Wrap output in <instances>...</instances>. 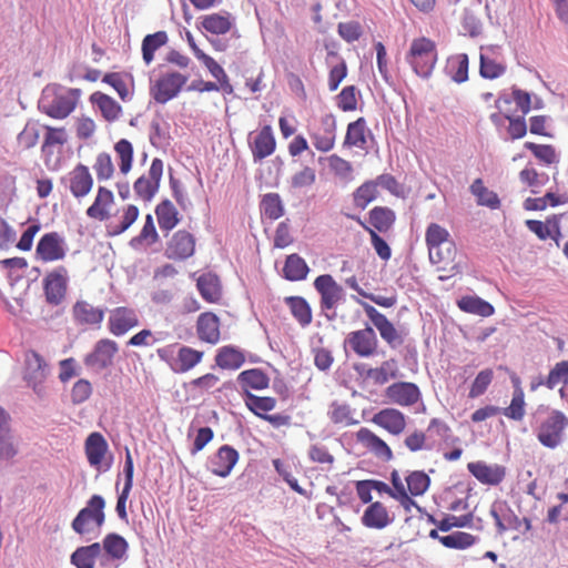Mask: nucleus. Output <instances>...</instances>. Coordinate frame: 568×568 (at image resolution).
I'll use <instances>...</instances> for the list:
<instances>
[{
  "label": "nucleus",
  "mask_w": 568,
  "mask_h": 568,
  "mask_svg": "<svg viewBox=\"0 0 568 568\" xmlns=\"http://www.w3.org/2000/svg\"><path fill=\"white\" fill-rule=\"evenodd\" d=\"M368 214L369 224L381 233L389 231L396 220L395 212L387 206H375Z\"/></svg>",
  "instance_id": "36"
},
{
  "label": "nucleus",
  "mask_w": 568,
  "mask_h": 568,
  "mask_svg": "<svg viewBox=\"0 0 568 568\" xmlns=\"http://www.w3.org/2000/svg\"><path fill=\"white\" fill-rule=\"evenodd\" d=\"M245 404L251 412L262 418L265 414H261V412L273 410L276 406V399L268 396L261 397L252 393H247L245 396Z\"/></svg>",
  "instance_id": "53"
},
{
  "label": "nucleus",
  "mask_w": 568,
  "mask_h": 568,
  "mask_svg": "<svg viewBox=\"0 0 568 568\" xmlns=\"http://www.w3.org/2000/svg\"><path fill=\"white\" fill-rule=\"evenodd\" d=\"M425 240L428 247V253H432L433 250H437V247H439L447 240H449V233L445 227L440 226L439 224L430 223L427 226Z\"/></svg>",
  "instance_id": "54"
},
{
  "label": "nucleus",
  "mask_w": 568,
  "mask_h": 568,
  "mask_svg": "<svg viewBox=\"0 0 568 568\" xmlns=\"http://www.w3.org/2000/svg\"><path fill=\"white\" fill-rule=\"evenodd\" d=\"M114 150L118 153L121 162H120V171L123 174L129 173L132 168L133 161V146L130 141L126 139H121L115 143Z\"/></svg>",
  "instance_id": "60"
},
{
  "label": "nucleus",
  "mask_w": 568,
  "mask_h": 568,
  "mask_svg": "<svg viewBox=\"0 0 568 568\" xmlns=\"http://www.w3.org/2000/svg\"><path fill=\"white\" fill-rule=\"evenodd\" d=\"M220 321L211 312L202 313L196 322V333L201 341L216 344L220 341Z\"/></svg>",
  "instance_id": "24"
},
{
  "label": "nucleus",
  "mask_w": 568,
  "mask_h": 568,
  "mask_svg": "<svg viewBox=\"0 0 568 568\" xmlns=\"http://www.w3.org/2000/svg\"><path fill=\"white\" fill-rule=\"evenodd\" d=\"M314 287L321 295L320 306L322 311H328L344 298V288L329 274H323L315 278Z\"/></svg>",
  "instance_id": "10"
},
{
  "label": "nucleus",
  "mask_w": 568,
  "mask_h": 568,
  "mask_svg": "<svg viewBox=\"0 0 568 568\" xmlns=\"http://www.w3.org/2000/svg\"><path fill=\"white\" fill-rule=\"evenodd\" d=\"M155 215L158 219V224L162 232H165L166 235L170 231H172L180 222L179 212L174 204L165 199L161 201L155 207Z\"/></svg>",
  "instance_id": "30"
},
{
  "label": "nucleus",
  "mask_w": 568,
  "mask_h": 568,
  "mask_svg": "<svg viewBox=\"0 0 568 568\" xmlns=\"http://www.w3.org/2000/svg\"><path fill=\"white\" fill-rule=\"evenodd\" d=\"M386 397L400 406H412L420 398V392L416 384L398 382L389 385L385 390Z\"/></svg>",
  "instance_id": "16"
},
{
  "label": "nucleus",
  "mask_w": 568,
  "mask_h": 568,
  "mask_svg": "<svg viewBox=\"0 0 568 568\" xmlns=\"http://www.w3.org/2000/svg\"><path fill=\"white\" fill-rule=\"evenodd\" d=\"M378 195L377 185L374 180L364 182L353 193V201L356 207L364 210Z\"/></svg>",
  "instance_id": "43"
},
{
  "label": "nucleus",
  "mask_w": 568,
  "mask_h": 568,
  "mask_svg": "<svg viewBox=\"0 0 568 568\" xmlns=\"http://www.w3.org/2000/svg\"><path fill=\"white\" fill-rule=\"evenodd\" d=\"M94 510L90 507V499L87 501V506L82 508L71 523L72 529L78 535H85L93 530L91 524L94 518Z\"/></svg>",
  "instance_id": "50"
},
{
  "label": "nucleus",
  "mask_w": 568,
  "mask_h": 568,
  "mask_svg": "<svg viewBox=\"0 0 568 568\" xmlns=\"http://www.w3.org/2000/svg\"><path fill=\"white\" fill-rule=\"evenodd\" d=\"M539 384H545L549 389H554L558 384L568 386V361H561L550 369L547 378L540 379Z\"/></svg>",
  "instance_id": "52"
},
{
  "label": "nucleus",
  "mask_w": 568,
  "mask_h": 568,
  "mask_svg": "<svg viewBox=\"0 0 568 568\" xmlns=\"http://www.w3.org/2000/svg\"><path fill=\"white\" fill-rule=\"evenodd\" d=\"M194 236L186 231L180 230L175 232L168 242L164 254L170 260L183 261L192 256L194 254Z\"/></svg>",
  "instance_id": "14"
},
{
  "label": "nucleus",
  "mask_w": 568,
  "mask_h": 568,
  "mask_svg": "<svg viewBox=\"0 0 568 568\" xmlns=\"http://www.w3.org/2000/svg\"><path fill=\"white\" fill-rule=\"evenodd\" d=\"M90 101L99 108L102 116L109 122L118 120L122 112L121 105L113 98L102 92L92 93Z\"/></svg>",
  "instance_id": "32"
},
{
  "label": "nucleus",
  "mask_w": 568,
  "mask_h": 568,
  "mask_svg": "<svg viewBox=\"0 0 568 568\" xmlns=\"http://www.w3.org/2000/svg\"><path fill=\"white\" fill-rule=\"evenodd\" d=\"M93 168L99 181L109 180L114 173V165L112 163L111 156L105 152L98 154Z\"/></svg>",
  "instance_id": "64"
},
{
  "label": "nucleus",
  "mask_w": 568,
  "mask_h": 568,
  "mask_svg": "<svg viewBox=\"0 0 568 568\" xmlns=\"http://www.w3.org/2000/svg\"><path fill=\"white\" fill-rule=\"evenodd\" d=\"M69 189L74 197H83L93 186V178L84 164H78L69 173Z\"/></svg>",
  "instance_id": "21"
},
{
  "label": "nucleus",
  "mask_w": 568,
  "mask_h": 568,
  "mask_svg": "<svg viewBox=\"0 0 568 568\" xmlns=\"http://www.w3.org/2000/svg\"><path fill=\"white\" fill-rule=\"evenodd\" d=\"M366 121L364 118H358L356 121L351 122L347 126L344 144L364 148L366 144Z\"/></svg>",
  "instance_id": "41"
},
{
  "label": "nucleus",
  "mask_w": 568,
  "mask_h": 568,
  "mask_svg": "<svg viewBox=\"0 0 568 568\" xmlns=\"http://www.w3.org/2000/svg\"><path fill=\"white\" fill-rule=\"evenodd\" d=\"M567 427V416L562 412L555 409L540 424L537 438L545 447L554 449L562 443L564 433Z\"/></svg>",
  "instance_id": "4"
},
{
  "label": "nucleus",
  "mask_w": 568,
  "mask_h": 568,
  "mask_svg": "<svg viewBox=\"0 0 568 568\" xmlns=\"http://www.w3.org/2000/svg\"><path fill=\"white\" fill-rule=\"evenodd\" d=\"M284 302L290 307L292 315L302 327H305L312 323V310L304 297L287 296L284 298Z\"/></svg>",
  "instance_id": "38"
},
{
  "label": "nucleus",
  "mask_w": 568,
  "mask_h": 568,
  "mask_svg": "<svg viewBox=\"0 0 568 568\" xmlns=\"http://www.w3.org/2000/svg\"><path fill=\"white\" fill-rule=\"evenodd\" d=\"M359 93L355 85H347L343 88L337 98V105L341 110L354 111L357 108L356 94Z\"/></svg>",
  "instance_id": "63"
},
{
  "label": "nucleus",
  "mask_w": 568,
  "mask_h": 568,
  "mask_svg": "<svg viewBox=\"0 0 568 568\" xmlns=\"http://www.w3.org/2000/svg\"><path fill=\"white\" fill-rule=\"evenodd\" d=\"M100 568H118L120 561L126 559L129 544L119 534H108L101 542Z\"/></svg>",
  "instance_id": "6"
},
{
  "label": "nucleus",
  "mask_w": 568,
  "mask_h": 568,
  "mask_svg": "<svg viewBox=\"0 0 568 568\" xmlns=\"http://www.w3.org/2000/svg\"><path fill=\"white\" fill-rule=\"evenodd\" d=\"M525 149L532 152V154L541 162L546 164H554L559 162V158L556 150L550 144H537L534 142H526Z\"/></svg>",
  "instance_id": "56"
},
{
  "label": "nucleus",
  "mask_w": 568,
  "mask_h": 568,
  "mask_svg": "<svg viewBox=\"0 0 568 568\" xmlns=\"http://www.w3.org/2000/svg\"><path fill=\"white\" fill-rule=\"evenodd\" d=\"M477 540L476 536L464 531H455L440 538V544L450 549H466L471 547Z\"/></svg>",
  "instance_id": "51"
},
{
  "label": "nucleus",
  "mask_w": 568,
  "mask_h": 568,
  "mask_svg": "<svg viewBox=\"0 0 568 568\" xmlns=\"http://www.w3.org/2000/svg\"><path fill=\"white\" fill-rule=\"evenodd\" d=\"M113 201L114 196L112 191L100 186L93 204L87 210V215L99 221H106L110 217L106 206L111 205Z\"/></svg>",
  "instance_id": "31"
},
{
  "label": "nucleus",
  "mask_w": 568,
  "mask_h": 568,
  "mask_svg": "<svg viewBox=\"0 0 568 568\" xmlns=\"http://www.w3.org/2000/svg\"><path fill=\"white\" fill-rule=\"evenodd\" d=\"M406 60L417 75L429 78L437 61L435 43L427 38L415 39Z\"/></svg>",
  "instance_id": "2"
},
{
  "label": "nucleus",
  "mask_w": 568,
  "mask_h": 568,
  "mask_svg": "<svg viewBox=\"0 0 568 568\" xmlns=\"http://www.w3.org/2000/svg\"><path fill=\"white\" fill-rule=\"evenodd\" d=\"M310 268L303 257L298 254L293 253L285 260L283 266V276L292 282L305 280Z\"/></svg>",
  "instance_id": "35"
},
{
  "label": "nucleus",
  "mask_w": 568,
  "mask_h": 568,
  "mask_svg": "<svg viewBox=\"0 0 568 568\" xmlns=\"http://www.w3.org/2000/svg\"><path fill=\"white\" fill-rule=\"evenodd\" d=\"M169 123L163 120L160 112H156L150 124V143L159 148L161 142H168L170 140Z\"/></svg>",
  "instance_id": "42"
},
{
  "label": "nucleus",
  "mask_w": 568,
  "mask_h": 568,
  "mask_svg": "<svg viewBox=\"0 0 568 568\" xmlns=\"http://www.w3.org/2000/svg\"><path fill=\"white\" fill-rule=\"evenodd\" d=\"M196 286L205 301L215 303L221 298V284L217 275L212 273L202 274L197 278Z\"/></svg>",
  "instance_id": "34"
},
{
  "label": "nucleus",
  "mask_w": 568,
  "mask_h": 568,
  "mask_svg": "<svg viewBox=\"0 0 568 568\" xmlns=\"http://www.w3.org/2000/svg\"><path fill=\"white\" fill-rule=\"evenodd\" d=\"M239 460V453L230 445L221 446L207 460V469L220 477H227Z\"/></svg>",
  "instance_id": "12"
},
{
  "label": "nucleus",
  "mask_w": 568,
  "mask_h": 568,
  "mask_svg": "<svg viewBox=\"0 0 568 568\" xmlns=\"http://www.w3.org/2000/svg\"><path fill=\"white\" fill-rule=\"evenodd\" d=\"M139 325V317L134 310L116 307L110 312L108 326L111 334L122 336Z\"/></svg>",
  "instance_id": "15"
},
{
  "label": "nucleus",
  "mask_w": 568,
  "mask_h": 568,
  "mask_svg": "<svg viewBox=\"0 0 568 568\" xmlns=\"http://www.w3.org/2000/svg\"><path fill=\"white\" fill-rule=\"evenodd\" d=\"M374 384L385 385L390 379L399 377L398 363L395 358L384 361L381 366L374 368Z\"/></svg>",
  "instance_id": "47"
},
{
  "label": "nucleus",
  "mask_w": 568,
  "mask_h": 568,
  "mask_svg": "<svg viewBox=\"0 0 568 568\" xmlns=\"http://www.w3.org/2000/svg\"><path fill=\"white\" fill-rule=\"evenodd\" d=\"M186 81L187 77L176 71L164 73L151 82L150 95L155 102L165 104L179 95Z\"/></svg>",
  "instance_id": "5"
},
{
  "label": "nucleus",
  "mask_w": 568,
  "mask_h": 568,
  "mask_svg": "<svg viewBox=\"0 0 568 568\" xmlns=\"http://www.w3.org/2000/svg\"><path fill=\"white\" fill-rule=\"evenodd\" d=\"M457 304L462 311L483 317L491 316L495 312V308L490 303L478 296H464Z\"/></svg>",
  "instance_id": "39"
},
{
  "label": "nucleus",
  "mask_w": 568,
  "mask_h": 568,
  "mask_svg": "<svg viewBox=\"0 0 568 568\" xmlns=\"http://www.w3.org/2000/svg\"><path fill=\"white\" fill-rule=\"evenodd\" d=\"M328 417L334 424L353 425L357 420L353 419L351 407L347 404L333 402L329 406Z\"/></svg>",
  "instance_id": "58"
},
{
  "label": "nucleus",
  "mask_w": 568,
  "mask_h": 568,
  "mask_svg": "<svg viewBox=\"0 0 568 568\" xmlns=\"http://www.w3.org/2000/svg\"><path fill=\"white\" fill-rule=\"evenodd\" d=\"M201 26L210 33L225 34L231 30L232 23L229 14L212 13L203 17Z\"/></svg>",
  "instance_id": "44"
},
{
  "label": "nucleus",
  "mask_w": 568,
  "mask_h": 568,
  "mask_svg": "<svg viewBox=\"0 0 568 568\" xmlns=\"http://www.w3.org/2000/svg\"><path fill=\"white\" fill-rule=\"evenodd\" d=\"M48 375L45 361L37 352H30L26 357L24 379L34 392H40V386Z\"/></svg>",
  "instance_id": "17"
},
{
  "label": "nucleus",
  "mask_w": 568,
  "mask_h": 568,
  "mask_svg": "<svg viewBox=\"0 0 568 568\" xmlns=\"http://www.w3.org/2000/svg\"><path fill=\"white\" fill-rule=\"evenodd\" d=\"M101 544L93 542L78 547L70 556V562L77 568H95V560H100Z\"/></svg>",
  "instance_id": "25"
},
{
  "label": "nucleus",
  "mask_w": 568,
  "mask_h": 568,
  "mask_svg": "<svg viewBox=\"0 0 568 568\" xmlns=\"http://www.w3.org/2000/svg\"><path fill=\"white\" fill-rule=\"evenodd\" d=\"M356 438L367 449L373 452L376 457L385 462H389L393 459V453L389 446L368 428H361L356 434Z\"/></svg>",
  "instance_id": "23"
},
{
  "label": "nucleus",
  "mask_w": 568,
  "mask_h": 568,
  "mask_svg": "<svg viewBox=\"0 0 568 568\" xmlns=\"http://www.w3.org/2000/svg\"><path fill=\"white\" fill-rule=\"evenodd\" d=\"M471 193L477 197V203L479 205H485L490 209H498L500 205V201L498 195L488 190L480 179H476L470 185Z\"/></svg>",
  "instance_id": "45"
},
{
  "label": "nucleus",
  "mask_w": 568,
  "mask_h": 568,
  "mask_svg": "<svg viewBox=\"0 0 568 568\" xmlns=\"http://www.w3.org/2000/svg\"><path fill=\"white\" fill-rule=\"evenodd\" d=\"M244 362V353L233 345L219 348L215 355V364L222 369L236 371Z\"/></svg>",
  "instance_id": "29"
},
{
  "label": "nucleus",
  "mask_w": 568,
  "mask_h": 568,
  "mask_svg": "<svg viewBox=\"0 0 568 568\" xmlns=\"http://www.w3.org/2000/svg\"><path fill=\"white\" fill-rule=\"evenodd\" d=\"M513 383L515 385V389L510 405L508 407L500 408V413L510 419L521 420L525 416V395L523 388L519 386V378L513 377Z\"/></svg>",
  "instance_id": "37"
},
{
  "label": "nucleus",
  "mask_w": 568,
  "mask_h": 568,
  "mask_svg": "<svg viewBox=\"0 0 568 568\" xmlns=\"http://www.w3.org/2000/svg\"><path fill=\"white\" fill-rule=\"evenodd\" d=\"M469 60L466 53L458 54L448 60L447 70L456 83H463L468 80Z\"/></svg>",
  "instance_id": "46"
},
{
  "label": "nucleus",
  "mask_w": 568,
  "mask_h": 568,
  "mask_svg": "<svg viewBox=\"0 0 568 568\" xmlns=\"http://www.w3.org/2000/svg\"><path fill=\"white\" fill-rule=\"evenodd\" d=\"M356 302L363 307L366 316L372 324L379 332L381 337L386 342L390 348H397L405 342L406 333L397 329L394 324L373 305L356 298Z\"/></svg>",
  "instance_id": "3"
},
{
  "label": "nucleus",
  "mask_w": 568,
  "mask_h": 568,
  "mask_svg": "<svg viewBox=\"0 0 568 568\" xmlns=\"http://www.w3.org/2000/svg\"><path fill=\"white\" fill-rule=\"evenodd\" d=\"M65 253L64 239L57 232L43 234L36 248L37 256L43 262L62 260Z\"/></svg>",
  "instance_id": "13"
},
{
  "label": "nucleus",
  "mask_w": 568,
  "mask_h": 568,
  "mask_svg": "<svg viewBox=\"0 0 568 568\" xmlns=\"http://www.w3.org/2000/svg\"><path fill=\"white\" fill-rule=\"evenodd\" d=\"M429 254V261L433 264L449 263L455 260L456 245L450 239L447 240L443 245L433 250Z\"/></svg>",
  "instance_id": "61"
},
{
  "label": "nucleus",
  "mask_w": 568,
  "mask_h": 568,
  "mask_svg": "<svg viewBox=\"0 0 568 568\" xmlns=\"http://www.w3.org/2000/svg\"><path fill=\"white\" fill-rule=\"evenodd\" d=\"M469 473L481 484L498 485L506 475V469L500 465H487L484 462H474L467 465Z\"/></svg>",
  "instance_id": "18"
},
{
  "label": "nucleus",
  "mask_w": 568,
  "mask_h": 568,
  "mask_svg": "<svg viewBox=\"0 0 568 568\" xmlns=\"http://www.w3.org/2000/svg\"><path fill=\"white\" fill-rule=\"evenodd\" d=\"M262 213L271 220H277L284 214V205L277 193H267L261 201Z\"/></svg>",
  "instance_id": "49"
},
{
  "label": "nucleus",
  "mask_w": 568,
  "mask_h": 568,
  "mask_svg": "<svg viewBox=\"0 0 568 568\" xmlns=\"http://www.w3.org/2000/svg\"><path fill=\"white\" fill-rule=\"evenodd\" d=\"M237 382L241 385L244 396L251 393L250 389L261 390L268 387L270 378L260 368H251L243 371L237 376Z\"/></svg>",
  "instance_id": "28"
},
{
  "label": "nucleus",
  "mask_w": 568,
  "mask_h": 568,
  "mask_svg": "<svg viewBox=\"0 0 568 568\" xmlns=\"http://www.w3.org/2000/svg\"><path fill=\"white\" fill-rule=\"evenodd\" d=\"M377 346V335L369 325H366L363 329L348 333L344 341V348L349 347L359 357L375 355Z\"/></svg>",
  "instance_id": "9"
},
{
  "label": "nucleus",
  "mask_w": 568,
  "mask_h": 568,
  "mask_svg": "<svg viewBox=\"0 0 568 568\" xmlns=\"http://www.w3.org/2000/svg\"><path fill=\"white\" fill-rule=\"evenodd\" d=\"M119 352L116 342L102 338L99 339L93 349L83 358L84 365L95 373L109 368L113 364L115 354Z\"/></svg>",
  "instance_id": "7"
},
{
  "label": "nucleus",
  "mask_w": 568,
  "mask_h": 568,
  "mask_svg": "<svg viewBox=\"0 0 568 568\" xmlns=\"http://www.w3.org/2000/svg\"><path fill=\"white\" fill-rule=\"evenodd\" d=\"M168 34L165 31H158L144 37L142 41V57L146 64H150L154 59V52L166 44Z\"/></svg>",
  "instance_id": "40"
},
{
  "label": "nucleus",
  "mask_w": 568,
  "mask_h": 568,
  "mask_svg": "<svg viewBox=\"0 0 568 568\" xmlns=\"http://www.w3.org/2000/svg\"><path fill=\"white\" fill-rule=\"evenodd\" d=\"M202 351L194 349L190 346H181L178 352L175 362L171 365L175 373H185L195 367L203 358Z\"/></svg>",
  "instance_id": "33"
},
{
  "label": "nucleus",
  "mask_w": 568,
  "mask_h": 568,
  "mask_svg": "<svg viewBox=\"0 0 568 568\" xmlns=\"http://www.w3.org/2000/svg\"><path fill=\"white\" fill-rule=\"evenodd\" d=\"M108 443L100 433H91L85 439V455L93 467H99L108 452Z\"/></svg>",
  "instance_id": "27"
},
{
  "label": "nucleus",
  "mask_w": 568,
  "mask_h": 568,
  "mask_svg": "<svg viewBox=\"0 0 568 568\" xmlns=\"http://www.w3.org/2000/svg\"><path fill=\"white\" fill-rule=\"evenodd\" d=\"M69 283L68 270L58 266L43 278V291L48 304L58 306L65 298Z\"/></svg>",
  "instance_id": "8"
},
{
  "label": "nucleus",
  "mask_w": 568,
  "mask_h": 568,
  "mask_svg": "<svg viewBox=\"0 0 568 568\" xmlns=\"http://www.w3.org/2000/svg\"><path fill=\"white\" fill-rule=\"evenodd\" d=\"M406 483L408 490L413 496H422L429 488L430 478L426 473L422 470H415L406 477Z\"/></svg>",
  "instance_id": "55"
},
{
  "label": "nucleus",
  "mask_w": 568,
  "mask_h": 568,
  "mask_svg": "<svg viewBox=\"0 0 568 568\" xmlns=\"http://www.w3.org/2000/svg\"><path fill=\"white\" fill-rule=\"evenodd\" d=\"M254 162L262 161L271 155L276 146V141L273 135L271 125H265L256 134L253 142L250 143Z\"/></svg>",
  "instance_id": "22"
},
{
  "label": "nucleus",
  "mask_w": 568,
  "mask_h": 568,
  "mask_svg": "<svg viewBox=\"0 0 568 568\" xmlns=\"http://www.w3.org/2000/svg\"><path fill=\"white\" fill-rule=\"evenodd\" d=\"M361 521L367 528L384 529L394 521V518L381 501H375L364 510Z\"/></svg>",
  "instance_id": "19"
},
{
  "label": "nucleus",
  "mask_w": 568,
  "mask_h": 568,
  "mask_svg": "<svg viewBox=\"0 0 568 568\" xmlns=\"http://www.w3.org/2000/svg\"><path fill=\"white\" fill-rule=\"evenodd\" d=\"M81 95L80 89H67L52 83L43 88L38 109L53 119H65L75 109Z\"/></svg>",
  "instance_id": "1"
},
{
  "label": "nucleus",
  "mask_w": 568,
  "mask_h": 568,
  "mask_svg": "<svg viewBox=\"0 0 568 568\" xmlns=\"http://www.w3.org/2000/svg\"><path fill=\"white\" fill-rule=\"evenodd\" d=\"M139 209L135 205H129L123 214L122 221L120 224L108 226V233L111 236H116L125 232L138 219Z\"/></svg>",
  "instance_id": "62"
},
{
  "label": "nucleus",
  "mask_w": 568,
  "mask_h": 568,
  "mask_svg": "<svg viewBox=\"0 0 568 568\" xmlns=\"http://www.w3.org/2000/svg\"><path fill=\"white\" fill-rule=\"evenodd\" d=\"M506 72V67L495 60L480 54L479 74L484 79L494 80L501 77Z\"/></svg>",
  "instance_id": "59"
},
{
  "label": "nucleus",
  "mask_w": 568,
  "mask_h": 568,
  "mask_svg": "<svg viewBox=\"0 0 568 568\" xmlns=\"http://www.w3.org/2000/svg\"><path fill=\"white\" fill-rule=\"evenodd\" d=\"M72 311L75 322L81 325H100L104 317L103 308L94 307L85 301H78Z\"/></svg>",
  "instance_id": "26"
},
{
  "label": "nucleus",
  "mask_w": 568,
  "mask_h": 568,
  "mask_svg": "<svg viewBox=\"0 0 568 568\" xmlns=\"http://www.w3.org/2000/svg\"><path fill=\"white\" fill-rule=\"evenodd\" d=\"M372 422L393 435H399L406 427L405 415L395 408H384L376 413Z\"/></svg>",
  "instance_id": "20"
},
{
  "label": "nucleus",
  "mask_w": 568,
  "mask_h": 568,
  "mask_svg": "<svg viewBox=\"0 0 568 568\" xmlns=\"http://www.w3.org/2000/svg\"><path fill=\"white\" fill-rule=\"evenodd\" d=\"M18 454L19 442L13 432L0 435V462L11 465Z\"/></svg>",
  "instance_id": "48"
},
{
  "label": "nucleus",
  "mask_w": 568,
  "mask_h": 568,
  "mask_svg": "<svg viewBox=\"0 0 568 568\" xmlns=\"http://www.w3.org/2000/svg\"><path fill=\"white\" fill-rule=\"evenodd\" d=\"M44 129L47 130V134L44 136L41 150L45 154H52L51 148L57 144H65L68 141V135L64 128H52L45 125Z\"/></svg>",
  "instance_id": "57"
},
{
  "label": "nucleus",
  "mask_w": 568,
  "mask_h": 568,
  "mask_svg": "<svg viewBox=\"0 0 568 568\" xmlns=\"http://www.w3.org/2000/svg\"><path fill=\"white\" fill-rule=\"evenodd\" d=\"M163 174V161L159 158L152 160L149 178L140 176L133 184L135 194L142 200L150 202L160 189Z\"/></svg>",
  "instance_id": "11"
}]
</instances>
